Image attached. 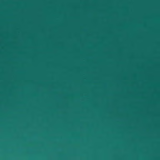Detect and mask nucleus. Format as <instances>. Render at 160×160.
I'll return each mask as SVG.
<instances>
[{
	"label": "nucleus",
	"instance_id": "f257e3e1",
	"mask_svg": "<svg viewBox=\"0 0 160 160\" xmlns=\"http://www.w3.org/2000/svg\"><path fill=\"white\" fill-rule=\"evenodd\" d=\"M107 102H160V101H107Z\"/></svg>",
	"mask_w": 160,
	"mask_h": 160
}]
</instances>
